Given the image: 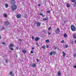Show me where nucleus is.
<instances>
[{"mask_svg":"<svg viewBox=\"0 0 76 76\" xmlns=\"http://www.w3.org/2000/svg\"><path fill=\"white\" fill-rule=\"evenodd\" d=\"M64 38H66L67 37V34L65 33L64 34Z\"/></svg>","mask_w":76,"mask_h":76,"instance_id":"14","label":"nucleus"},{"mask_svg":"<svg viewBox=\"0 0 76 76\" xmlns=\"http://www.w3.org/2000/svg\"><path fill=\"white\" fill-rule=\"evenodd\" d=\"M39 39H40V38L39 37H36L35 39V41H39Z\"/></svg>","mask_w":76,"mask_h":76,"instance_id":"12","label":"nucleus"},{"mask_svg":"<svg viewBox=\"0 0 76 76\" xmlns=\"http://www.w3.org/2000/svg\"><path fill=\"white\" fill-rule=\"evenodd\" d=\"M4 23L5 25H9V22L8 21H5L4 22Z\"/></svg>","mask_w":76,"mask_h":76,"instance_id":"9","label":"nucleus"},{"mask_svg":"<svg viewBox=\"0 0 76 76\" xmlns=\"http://www.w3.org/2000/svg\"><path fill=\"white\" fill-rule=\"evenodd\" d=\"M65 47L66 48H68V45H66Z\"/></svg>","mask_w":76,"mask_h":76,"instance_id":"35","label":"nucleus"},{"mask_svg":"<svg viewBox=\"0 0 76 76\" xmlns=\"http://www.w3.org/2000/svg\"><path fill=\"white\" fill-rule=\"evenodd\" d=\"M73 37L74 39H76V34L75 33L73 35Z\"/></svg>","mask_w":76,"mask_h":76,"instance_id":"6","label":"nucleus"},{"mask_svg":"<svg viewBox=\"0 0 76 76\" xmlns=\"http://www.w3.org/2000/svg\"><path fill=\"white\" fill-rule=\"evenodd\" d=\"M71 29L72 31H76V27L74 25H71Z\"/></svg>","mask_w":76,"mask_h":76,"instance_id":"2","label":"nucleus"},{"mask_svg":"<svg viewBox=\"0 0 76 76\" xmlns=\"http://www.w3.org/2000/svg\"><path fill=\"white\" fill-rule=\"evenodd\" d=\"M5 61H6V63H7V60H5Z\"/></svg>","mask_w":76,"mask_h":76,"instance_id":"45","label":"nucleus"},{"mask_svg":"<svg viewBox=\"0 0 76 76\" xmlns=\"http://www.w3.org/2000/svg\"><path fill=\"white\" fill-rule=\"evenodd\" d=\"M45 42H47V43H49V42H50V40L48 39L46 40Z\"/></svg>","mask_w":76,"mask_h":76,"instance_id":"15","label":"nucleus"},{"mask_svg":"<svg viewBox=\"0 0 76 76\" xmlns=\"http://www.w3.org/2000/svg\"><path fill=\"white\" fill-rule=\"evenodd\" d=\"M74 57H76V53H75L74 55Z\"/></svg>","mask_w":76,"mask_h":76,"instance_id":"26","label":"nucleus"},{"mask_svg":"<svg viewBox=\"0 0 76 76\" xmlns=\"http://www.w3.org/2000/svg\"><path fill=\"white\" fill-rule=\"evenodd\" d=\"M20 41H22V40H21L20 39Z\"/></svg>","mask_w":76,"mask_h":76,"instance_id":"50","label":"nucleus"},{"mask_svg":"<svg viewBox=\"0 0 76 76\" xmlns=\"http://www.w3.org/2000/svg\"><path fill=\"white\" fill-rule=\"evenodd\" d=\"M43 15V14L42 13H40V15H41V16H42V15Z\"/></svg>","mask_w":76,"mask_h":76,"instance_id":"39","label":"nucleus"},{"mask_svg":"<svg viewBox=\"0 0 76 76\" xmlns=\"http://www.w3.org/2000/svg\"><path fill=\"white\" fill-rule=\"evenodd\" d=\"M44 16H45V15H42V17H43V18H44Z\"/></svg>","mask_w":76,"mask_h":76,"instance_id":"42","label":"nucleus"},{"mask_svg":"<svg viewBox=\"0 0 76 76\" xmlns=\"http://www.w3.org/2000/svg\"><path fill=\"white\" fill-rule=\"evenodd\" d=\"M16 56V57H18V56Z\"/></svg>","mask_w":76,"mask_h":76,"instance_id":"51","label":"nucleus"},{"mask_svg":"<svg viewBox=\"0 0 76 76\" xmlns=\"http://www.w3.org/2000/svg\"><path fill=\"white\" fill-rule=\"evenodd\" d=\"M64 42V41L63 40L61 42V43H63Z\"/></svg>","mask_w":76,"mask_h":76,"instance_id":"38","label":"nucleus"},{"mask_svg":"<svg viewBox=\"0 0 76 76\" xmlns=\"http://www.w3.org/2000/svg\"><path fill=\"white\" fill-rule=\"evenodd\" d=\"M33 53H34V51H31V54H33Z\"/></svg>","mask_w":76,"mask_h":76,"instance_id":"30","label":"nucleus"},{"mask_svg":"<svg viewBox=\"0 0 76 76\" xmlns=\"http://www.w3.org/2000/svg\"><path fill=\"white\" fill-rule=\"evenodd\" d=\"M64 22H65V21H64Z\"/></svg>","mask_w":76,"mask_h":76,"instance_id":"52","label":"nucleus"},{"mask_svg":"<svg viewBox=\"0 0 76 76\" xmlns=\"http://www.w3.org/2000/svg\"><path fill=\"white\" fill-rule=\"evenodd\" d=\"M11 1H12L13 2H11V4H12V5L11 6V9L13 12H14L16 9H17V6L15 4H14L15 3V1H14V0H11Z\"/></svg>","mask_w":76,"mask_h":76,"instance_id":"1","label":"nucleus"},{"mask_svg":"<svg viewBox=\"0 0 76 76\" xmlns=\"http://www.w3.org/2000/svg\"><path fill=\"white\" fill-rule=\"evenodd\" d=\"M14 45L13 44H11L10 45H9V48L11 50H13V48H12V47Z\"/></svg>","mask_w":76,"mask_h":76,"instance_id":"4","label":"nucleus"},{"mask_svg":"<svg viewBox=\"0 0 76 76\" xmlns=\"http://www.w3.org/2000/svg\"><path fill=\"white\" fill-rule=\"evenodd\" d=\"M25 16H24V17L25 18V17H26V14H24Z\"/></svg>","mask_w":76,"mask_h":76,"instance_id":"46","label":"nucleus"},{"mask_svg":"<svg viewBox=\"0 0 76 76\" xmlns=\"http://www.w3.org/2000/svg\"><path fill=\"white\" fill-rule=\"evenodd\" d=\"M1 31H2L3 29H4V27L3 26H1Z\"/></svg>","mask_w":76,"mask_h":76,"instance_id":"20","label":"nucleus"},{"mask_svg":"<svg viewBox=\"0 0 76 76\" xmlns=\"http://www.w3.org/2000/svg\"><path fill=\"white\" fill-rule=\"evenodd\" d=\"M37 26H39L41 25V23H39V22H37Z\"/></svg>","mask_w":76,"mask_h":76,"instance_id":"10","label":"nucleus"},{"mask_svg":"<svg viewBox=\"0 0 76 76\" xmlns=\"http://www.w3.org/2000/svg\"><path fill=\"white\" fill-rule=\"evenodd\" d=\"M30 66L31 67H36V64H31Z\"/></svg>","mask_w":76,"mask_h":76,"instance_id":"5","label":"nucleus"},{"mask_svg":"<svg viewBox=\"0 0 76 76\" xmlns=\"http://www.w3.org/2000/svg\"><path fill=\"white\" fill-rule=\"evenodd\" d=\"M36 44L37 45V46H39V45H38V43H36Z\"/></svg>","mask_w":76,"mask_h":76,"instance_id":"29","label":"nucleus"},{"mask_svg":"<svg viewBox=\"0 0 76 76\" xmlns=\"http://www.w3.org/2000/svg\"><path fill=\"white\" fill-rule=\"evenodd\" d=\"M3 16L4 18H6L7 17V15L5 14H4Z\"/></svg>","mask_w":76,"mask_h":76,"instance_id":"21","label":"nucleus"},{"mask_svg":"<svg viewBox=\"0 0 76 76\" xmlns=\"http://www.w3.org/2000/svg\"><path fill=\"white\" fill-rule=\"evenodd\" d=\"M38 6H39H39H40V4H39L38 5Z\"/></svg>","mask_w":76,"mask_h":76,"instance_id":"48","label":"nucleus"},{"mask_svg":"<svg viewBox=\"0 0 76 76\" xmlns=\"http://www.w3.org/2000/svg\"><path fill=\"white\" fill-rule=\"evenodd\" d=\"M10 75H11L12 76H13V74H12V72H10Z\"/></svg>","mask_w":76,"mask_h":76,"instance_id":"23","label":"nucleus"},{"mask_svg":"<svg viewBox=\"0 0 76 76\" xmlns=\"http://www.w3.org/2000/svg\"><path fill=\"white\" fill-rule=\"evenodd\" d=\"M45 46L43 45L42 46V48H43V49H45Z\"/></svg>","mask_w":76,"mask_h":76,"instance_id":"19","label":"nucleus"},{"mask_svg":"<svg viewBox=\"0 0 76 76\" xmlns=\"http://www.w3.org/2000/svg\"><path fill=\"white\" fill-rule=\"evenodd\" d=\"M43 20H48V17H46V18H44Z\"/></svg>","mask_w":76,"mask_h":76,"instance_id":"13","label":"nucleus"},{"mask_svg":"<svg viewBox=\"0 0 76 76\" xmlns=\"http://www.w3.org/2000/svg\"><path fill=\"white\" fill-rule=\"evenodd\" d=\"M32 50H34V49H35V48L34 47H32Z\"/></svg>","mask_w":76,"mask_h":76,"instance_id":"32","label":"nucleus"},{"mask_svg":"<svg viewBox=\"0 0 76 76\" xmlns=\"http://www.w3.org/2000/svg\"><path fill=\"white\" fill-rule=\"evenodd\" d=\"M52 53L53 54H56V51H52Z\"/></svg>","mask_w":76,"mask_h":76,"instance_id":"22","label":"nucleus"},{"mask_svg":"<svg viewBox=\"0 0 76 76\" xmlns=\"http://www.w3.org/2000/svg\"><path fill=\"white\" fill-rule=\"evenodd\" d=\"M5 7L6 8H7L8 7V4H5Z\"/></svg>","mask_w":76,"mask_h":76,"instance_id":"18","label":"nucleus"},{"mask_svg":"<svg viewBox=\"0 0 76 76\" xmlns=\"http://www.w3.org/2000/svg\"><path fill=\"white\" fill-rule=\"evenodd\" d=\"M16 49H17V50H18V47H17Z\"/></svg>","mask_w":76,"mask_h":76,"instance_id":"49","label":"nucleus"},{"mask_svg":"<svg viewBox=\"0 0 76 76\" xmlns=\"http://www.w3.org/2000/svg\"><path fill=\"white\" fill-rule=\"evenodd\" d=\"M67 7H70V4H66Z\"/></svg>","mask_w":76,"mask_h":76,"instance_id":"16","label":"nucleus"},{"mask_svg":"<svg viewBox=\"0 0 76 76\" xmlns=\"http://www.w3.org/2000/svg\"><path fill=\"white\" fill-rule=\"evenodd\" d=\"M48 34L49 35H51V33H48Z\"/></svg>","mask_w":76,"mask_h":76,"instance_id":"34","label":"nucleus"},{"mask_svg":"<svg viewBox=\"0 0 76 76\" xmlns=\"http://www.w3.org/2000/svg\"><path fill=\"white\" fill-rule=\"evenodd\" d=\"M71 0L72 2V3H74V2H75V1L76 0Z\"/></svg>","mask_w":76,"mask_h":76,"instance_id":"25","label":"nucleus"},{"mask_svg":"<svg viewBox=\"0 0 76 76\" xmlns=\"http://www.w3.org/2000/svg\"><path fill=\"white\" fill-rule=\"evenodd\" d=\"M74 67L76 68V65L74 66Z\"/></svg>","mask_w":76,"mask_h":76,"instance_id":"37","label":"nucleus"},{"mask_svg":"<svg viewBox=\"0 0 76 76\" xmlns=\"http://www.w3.org/2000/svg\"><path fill=\"white\" fill-rule=\"evenodd\" d=\"M75 44H76V40H75Z\"/></svg>","mask_w":76,"mask_h":76,"instance_id":"47","label":"nucleus"},{"mask_svg":"<svg viewBox=\"0 0 76 76\" xmlns=\"http://www.w3.org/2000/svg\"><path fill=\"white\" fill-rule=\"evenodd\" d=\"M71 44H73V41L71 42Z\"/></svg>","mask_w":76,"mask_h":76,"instance_id":"41","label":"nucleus"},{"mask_svg":"<svg viewBox=\"0 0 76 76\" xmlns=\"http://www.w3.org/2000/svg\"><path fill=\"white\" fill-rule=\"evenodd\" d=\"M60 75H61V72H60V71L58 72V76H60Z\"/></svg>","mask_w":76,"mask_h":76,"instance_id":"17","label":"nucleus"},{"mask_svg":"<svg viewBox=\"0 0 76 76\" xmlns=\"http://www.w3.org/2000/svg\"><path fill=\"white\" fill-rule=\"evenodd\" d=\"M55 32L57 34H58L59 32H60V29H59V28H57L55 30Z\"/></svg>","mask_w":76,"mask_h":76,"instance_id":"3","label":"nucleus"},{"mask_svg":"<svg viewBox=\"0 0 76 76\" xmlns=\"http://www.w3.org/2000/svg\"><path fill=\"white\" fill-rule=\"evenodd\" d=\"M50 56H52V54H53V52H51L50 53Z\"/></svg>","mask_w":76,"mask_h":76,"instance_id":"24","label":"nucleus"},{"mask_svg":"<svg viewBox=\"0 0 76 76\" xmlns=\"http://www.w3.org/2000/svg\"><path fill=\"white\" fill-rule=\"evenodd\" d=\"M57 49V48L56 47H55V50H56Z\"/></svg>","mask_w":76,"mask_h":76,"instance_id":"44","label":"nucleus"},{"mask_svg":"<svg viewBox=\"0 0 76 76\" xmlns=\"http://www.w3.org/2000/svg\"><path fill=\"white\" fill-rule=\"evenodd\" d=\"M46 47L47 48H48V47H49V46H48V45H47Z\"/></svg>","mask_w":76,"mask_h":76,"instance_id":"40","label":"nucleus"},{"mask_svg":"<svg viewBox=\"0 0 76 76\" xmlns=\"http://www.w3.org/2000/svg\"><path fill=\"white\" fill-rule=\"evenodd\" d=\"M50 11H47V13H50Z\"/></svg>","mask_w":76,"mask_h":76,"instance_id":"28","label":"nucleus"},{"mask_svg":"<svg viewBox=\"0 0 76 76\" xmlns=\"http://www.w3.org/2000/svg\"><path fill=\"white\" fill-rule=\"evenodd\" d=\"M51 27H50L49 28H48V31H50V30H51Z\"/></svg>","mask_w":76,"mask_h":76,"instance_id":"27","label":"nucleus"},{"mask_svg":"<svg viewBox=\"0 0 76 76\" xmlns=\"http://www.w3.org/2000/svg\"><path fill=\"white\" fill-rule=\"evenodd\" d=\"M16 17L17 18H20L21 17V15L20 14H18L16 15Z\"/></svg>","mask_w":76,"mask_h":76,"instance_id":"7","label":"nucleus"},{"mask_svg":"<svg viewBox=\"0 0 76 76\" xmlns=\"http://www.w3.org/2000/svg\"><path fill=\"white\" fill-rule=\"evenodd\" d=\"M22 53H23L24 54H25L26 53V50L25 49H23L22 50Z\"/></svg>","mask_w":76,"mask_h":76,"instance_id":"8","label":"nucleus"},{"mask_svg":"<svg viewBox=\"0 0 76 76\" xmlns=\"http://www.w3.org/2000/svg\"><path fill=\"white\" fill-rule=\"evenodd\" d=\"M32 39H34V37H32Z\"/></svg>","mask_w":76,"mask_h":76,"instance_id":"43","label":"nucleus"},{"mask_svg":"<svg viewBox=\"0 0 76 76\" xmlns=\"http://www.w3.org/2000/svg\"><path fill=\"white\" fill-rule=\"evenodd\" d=\"M43 32L45 33V32H46V31L44 30L43 31Z\"/></svg>","mask_w":76,"mask_h":76,"instance_id":"31","label":"nucleus"},{"mask_svg":"<svg viewBox=\"0 0 76 76\" xmlns=\"http://www.w3.org/2000/svg\"><path fill=\"white\" fill-rule=\"evenodd\" d=\"M2 44L3 45H5V43H4V42H3L2 43Z\"/></svg>","mask_w":76,"mask_h":76,"instance_id":"33","label":"nucleus"},{"mask_svg":"<svg viewBox=\"0 0 76 76\" xmlns=\"http://www.w3.org/2000/svg\"><path fill=\"white\" fill-rule=\"evenodd\" d=\"M63 53V56L64 57V58L65 57V56H66V53L64 52V51H63L62 52Z\"/></svg>","mask_w":76,"mask_h":76,"instance_id":"11","label":"nucleus"},{"mask_svg":"<svg viewBox=\"0 0 76 76\" xmlns=\"http://www.w3.org/2000/svg\"><path fill=\"white\" fill-rule=\"evenodd\" d=\"M37 62H39V60L38 59H37Z\"/></svg>","mask_w":76,"mask_h":76,"instance_id":"36","label":"nucleus"}]
</instances>
